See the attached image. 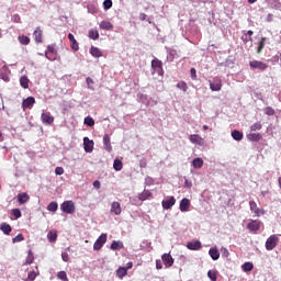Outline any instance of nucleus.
<instances>
[{
    "instance_id": "62",
    "label": "nucleus",
    "mask_w": 281,
    "mask_h": 281,
    "mask_svg": "<svg viewBox=\"0 0 281 281\" xmlns=\"http://www.w3.org/2000/svg\"><path fill=\"white\" fill-rule=\"evenodd\" d=\"M126 269V271H128V269H133V262H128L126 267H124Z\"/></svg>"
},
{
    "instance_id": "14",
    "label": "nucleus",
    "mask_w": 281,
    "mask_h": 281,
    "mask_svg": "<svg viewBox=\"0 0 281 281\" xmlns=\"http://www.w3.org/2000/svg\"><path fill=\"white\" fill-rule=\"evenodd\" d=\"M0 79L3 80V82H10V68L3 66L0 69Z\"/></svg>"
},
{
    "instance_id": "41",
    "label": "nucleus",
    "mask_w": 281,
    "mask_h": 281,
    "mask_svg": "<svg viewBox=\"0 0 281 281\" xmlns=\"http://www.w3.org/2000/svg\"><path fill=\"white\" fill-rule=\"evenodd\" d=\"M48 212H57L58 211V203L50 202L47 206Z\"/></svg>"
},
{
    "instance_id": "57",
    "label": "nucleus",
    "mask_w": 281,
    "mask_h": 281,
    "mask_svg": "<svg viewBox=\"0 0 281 281\" xmlns=\"http://www.w3.org/2000/svg\"><path fill=\"white\" fill-rule=\"evenodd\" d=\"M184 188H188L190 190V188H192V181L186 179L184 180Z\"/></svg>"
},
{
    "instance_id": "35",
    "label": "nucleus",
    "mask_w": 281,
    "mask_h": 281,
    "mask_svg": "<svg viewBox=\"0 0 281 281\" xmlns=\"http://www.w3.org/2000/svg\"><path fill=\"white\" fill-rule=\"evenodd\" d=\"M207 278H210V280H212V281L218 280V271H216V270H209Z\"/></svg>"
},
{
    "instance_id": "18",
    "label": "nucleus",
    "mask_w": 281,
    "mask_h": 281,
    "mask_svg": "<svg viewBox=\"0 0 281 281\" xmlns=\"http://www.w3.org/2000/svg\"><path fill=\"white\" fill-rule=\"evenodd\" d=\"M103 148L108 153H111V150H113V146H111V136H109V134H104L103 136Z\"/></svg>"
},
{
    "instance_id": "47",
    "label": "nucleus",
    "mask_w": 281,
    "mask_h": 281,
    "mask_svg": "<svg viewBox=\"0 0 281 281\" xmlns=\"http://www.w3.org/2000/svg\"><path fill=\"white\" fill-rule=\"evenodd\" d=\"M57 278H58L59 280H63V281H69V279L67 278V272H65V271L58 272V273H57Z\"/></svg>"
},
{
    "instance_id": "48",
    "label": "nucleus",
    "mask_w": 281,
    "mask_h": 281,
    "mask_svg": "<svg viewBox=\"0 0 281 281\" xmlns=\"http://www.w3.org/2000/svg\"><path fill=\"white\" fill-rule=\"evenodd\" d=\"M103 8L104 10H111V8H113V1L112 0L103 1Z\"/></svg>"
},
{
    "instance_id": "21",
    "label": "nucleus",
    "mask_w": 281,
    "mask_h": 281,
    "mask_svg": "<svg viewBox=\"0 0 281 281\" xmlns=\"http://www.w3.org/2000/svg\"><path fill=\"white\" fill-rule=\"evenodd\" d=\"M33 36L35 43H43V30H41V27L35 29Z\"/></svg>"
},
{
    "instance_id": "2",
    "label": "nucleus",
    "mask_w": 281,
    "mask_h": 281,
    "mask_svg": "<svg viewBox=\"0 0 281 281\" xmlns=\"http://www.w3.org/2000/svg\"><path fill=\"white\" fill-rule=\"evenodd\" d=\"M278 243H280V238L278 237V235H271L270 237H268L266 240L267 251H273V249L278 247Z\"/></svg>"
},
{
    "instance_id": "26",
    "label": "nucleus",
    "mask_w": 281,
    "mask_h": 281,
    "mask_svg": "<svg viewBox=\"0 0 281 281\" xmlns=\"http://www.w3.org/2000/svg\"><path fill=\"white\" fill-rule=\"evenodd\" d=\"M90 54L91 56H93V58H102V50H100V48L92 46L90 48Z\"/></svg>"
},
{
    "instance_id": "1",
    "label": "nucleus",
    "mask_w": 281,
    "mask_h": 281,
    "mask_svg": "<svg viewBox=\"0 0 281 281\" xmlns=\"http://www.w3.org/2000/svg\"><path fill=\"white\" fill-rule=\"evenodd\" d=\"M60 210L65 214H74V212H76V203H74V201H71V200L64 201L60 204Z\"/></svg>"
},
{
    "instance_id": "30",
    "label": "nucleus",
    "mask_w": 281,
    "mask_h": 281,
    "mask_svg": "<svg viewBox=\"0 0 281 281\" xmlns=\"http://www.w3.org/2000/svg\"><path fill=\"white\" fill-rule=\"evenodd\" d=\"M20 85L23 89H27L30 87V79L26 76H22L20 78Z\"/></svg>"
},
{
    "instance_id": "27",
    "label": "nucleus",
    "mask_w": 281,
    "mask_h": 281,
    "mask_svg": "<svg viewBox=\"0 0 281 281\" xmlns=\"http://www.w3.org/2000/svg\"><path fill=\"white\" fill-rule=\"evenodd\" d=\"M0 229L1 232H3V234H5V236H10V233L12 232V226H10V224L8 223H2L0 225Z\"/></svg>"
},
{
    "instance_id": "11",
    "label": "nucleus",
    "mask_w": 281,
    "mask_h": 281,
    "mask_svg": "<svg viewBox=\"0 0 281 281\" xmlns=\"http://www.w3.org/2000/svg\"><path fill=\"white\" fill-rule=\"evenodd\" d=\"M260 225H262V223H260V221L258 220H251L248 224H247V229H249V232H258L260 229Z\"/></svg>"
},
{
    "instance_id": "32",
    "label": "nucleus",
    "mask_w": 281,
    "mask_h": 281,
    "mask_svg": "<svg viewBox=\"0 0 281 281\" xmlns=\"http://www.w3.org/2000/svg\"><path fill=\"white\" fill-rule=\"evenodd\" d=\"M88 36L92 41H98L100 38V33L98 32V30H90Z\"/></svg>"
},
{
    "instance_id": "58",
    "label": "nucleus",
    "mask_w": 281,
    "mask_h": 281,
    "mask_svg": "<svg viewBox=\"0 0 281 281\" xmlns=\"http://www.w3.org/2000/svg\"><path fill=\"white\" fill-rule=\"evenodd\" d=\"M156 269H158V270L164 269V266L161 265V261L156 260Z\"/></svg>"
},
{
    "instance_id": "53",
    "label": "nucleus",
    "mask_w": 281,
    "mask_h": 281,
    "mask_svg": "<svg viewBox=\"0 0 281 281\" xmlns=\"http://www.w3.org/2000/svg\"><path fill=\"white\" fill-rule=\"evenodd\" d=\"M266 115H274L276 111L272 108H266L265 109Z\"/></svg>"
},
{
    "instance_id": "15",
    "label": "nucleus",
    "mask_w": 281,
    "mask_h": 281,
    "mask_svg": "<svg viewBox=\"0 0 281 281\" xmlns=\"http://www.w3.org/2000/svg\"><path fill=\"white\" fill-rule=\"evenodd\" d=\"M93 146H94L93 140L89 139V137L83 138V150L86 153H93Z\"/></svg>"
},
{
    "instance_id": "29",
    "label": "nucleus",
    "mask_w": 281,
    "mask_h": 281,
    "mask_svg": "<svg viewBox=\"0 0 281 281\" xmlns=\"http://www.w3.org/2000/svg\"><path fill=\"white\" fill-rule=\"evenodd\" d=\"M192 166H193V168L199 170V169L203 168V160L201 158H194L192 160Z\"/></svg>"
},
{
    "instance_id": "44",
    "label": "nucleus",
    "mask_w": 281,
    "mask_h": 281,
    "mask_svg": "<svg viewBox=\"0 0 281 281\" xmlns=\"http://www.w3.org/2000/svg\"><path fill=\"white\" fill-rule=\"evenodd\" d=\"M149 196H151L150 191H144L138 195V199L139 201H146V199H148Z\"/></svg>"
},
{
    "instance_id": "64",
    "label": "nucleus",
    "mask_w": 281,
    "mask_h": 281,
    "mask_svg": "<svg viewBox=\"0 0 281 281\" xmlns=\"http://www.w3.org/2000/svg\"><path fill=\"white\" fill-rule=\"evenodd\" d=\"M248 36H254V31H247Z\"/></svg>"
},
{
    "instance_id": "28",
    "label": "nucleus",
    "mask_w": 281,
    "mask_h": 281,
    "mask_svg": "<svg viewBox=\"0 0 281 281\" xmlns=\"http://www.w3.org/2000/svg\"><path fill=\"white\" fill-rule=\"evenodd\" d=\"M47 238H48L49 243H56V240L58 238V233H56V231H49L47 234Z\"/></svg>"
},
{
    "instance_id": "31",
    "label": "nucleus",
    "mask_w": 281,
    "mask_h": 281,
    "mask_svg": "<svg viewBox=\"0 0 281 281\" xmlns=\"http://www.w3.org/2000/svg\"><path fill=\"white\" fill-rule=\"evenodd\" d=\"M124 247V244L122 241H113L110 246V249H112V251H117V249H122Z\"/></svg>"
},
{
    "instance_id": "52",
    "label": "nucleus",
    "mask_w": 281,
    "mask_h": 281,
    "mask_svg": "<svg viewBox=\"0 0 281 281\" xmlns=\"http://www.w3.org/2000/svg\"><path fill=\"white\" fill-rule=\"evenodd\" d=\"M55 175H65V169L63 167H56L55 168Z\"/></svg>"
},
{
    "instance_id": "4",
    "label": "nucleus",
    "mask_w": 281,
    "mask_h": 281,
    "mask_svg": "<svg viewBox=\"0 0 281 281\" xmlns=\"http://www.w3.org/2000/svg\"><path fill=\"white\" fill-rule=\"evenodd\" d=\"M211 91H221L223 89V79L220 77L213 78V80H209Z\"/></svg>"
},
{
    "instance_id": "9",
    "label": "nucleus",
    "mask_w": 281,
    "mask_h": 281,
    "mask_svg": "<svg viewBox=\"0 0 281 281\" xmlns=\"http://www.w3.org/2000/svg\"><path fill=\"white\" fill-rule=\"evenodd\" d=\"M249 206H250V212H252L255 216H262V214H265V211L258 207V204L256 202L250 201Z\"/></svg>"
},
{
    "instance_id": "3",
    "label": "nucleus",
    "mask_w": 281,
    "mask_h": 281,
    "mask_svg": "<svg viewBox=\"0 0 281 281\" xmlns=\"http://www.w3.org/2000/svg\"><path fill=\"white\" fill-rule=\"evenodd\" d=\"M151 74H158V76H164V63L158 58L151 60Z\"/></svg>"
},
{
    "instance_id": "33",
    "label": "nucleus",
    "mask_w": 281,
    "mask_h": 281,
    "mask_svg": "<svg viewBox=\"0 0 281 281\" xmlns=\"http://www.w3.org/2000/svg\"><path fill=\"white\" fill-rule=\"evenodd\" d=\"M99 27L101 30H113V24H111V22L109 21H102L100 24H99Z\"/></svg>"
},
{
    "instance_id": "45",
    "label": "nucleus",
    "mask_w": 281,
    "mask_h": 281,
    "mask_svg": "<svg viewBox=\"0 0 281 281\" xmlns=\"http://www.w3.org/2000/svg\"><path fill=\"white\" fill-rule=\"evenodd\" d=\"M83 124H86L87 126H94L95 121L93 120V117L88 116V117L85 119Z\"/></svg>"
},
{
    "instance_id": "34",
    "label": "nucleus",
    "mask_w": 281,
    "mask_h": 281,
    "mask_svg": "<svg viewBox=\"0 0 281 281\" xmlns=\"http://www.w3.org/2000/svg\"><path fill=\"white\" fill-rule=\"evenodd\" d=\"M232 137L235 139V142H240L243 139V133L240 131H233L232 132Z\"/></svg>"
},
{
    "instance_id": "59",
    "label": "nucleus",
    "mask_w": 281,
    "mask_h": 281,
    "mask_svg": "<svg viewBox=\"0 0 281 281\" xmlns=\"http://www.w3.org/2000/svg\"><path fill=\"white\" fill-rule=\"evenodd\" d=\"M100 181H98V180H95L94 182H93V188H95V190H100Z\"/></svg>"
},
{
    "instance_id": "61",
    "label": "nucleus",
    "mask_w": 281,
    "mask_h": 281,
    "mask_svg": "<svg viewBox=\"0 0 281 281\" xmlns=\"http://www.w3.org/2000/svg\"><path fill=\"white\" fill-rule=\"evenodd\" d=\"M267 21H268L269 23H271V21H273V14L269 13V14L267 15Z\"/></svg>"
},
{
    "instance_id": "46",
    "label": "nucleus",
    "mask_w": 281,
    "mask_h": 281,
    "mask_svg": "<svg viewBox=\"0 0 281 281\" xmlns=\"http://www.w3.org/2000/svg\"><path fill=\"white\" fill-rule=\"evenodd\" d=\"M262 130V124L260 123H254L251 126H250V131L254 133L256 131H261Z\"/></svg>"
},
{
    "instance_id": "51",
    "label": "nucleus",
    "mask_w": 281,
    "mask_h": 281,
    "mask_svg": "<svg viewBox=\"0 0 281 281\" xmlns=\"http://www.w3.org/2000/svg\"><path fill=\"white\" fill-rule=\"evenodd\" d=\"M265 41H267L266 37H262L261 42L259 43V47H258V54H260V52H262V49H265Z\"/></svg>"
},
{
    "instance_id": "19",
    "label": "nucleus",
    "mask_w": 281,
    "mask_h": 281,
    "mask_svg": "<svg viewBox=\"0 0 281 281\" xmlns=\"http://www.w3.org/2000/svg\"><path fill=\"white\" fill-rule=\"evenodd\" d=\"M190 200L187 199V198H183L181 201H180V212H190Z\"/></svg>"
},
{
    "instance_id": "54",
    "label": "nucleus",
    "mask_w": 281,
    "mask_h": 281,
    "mask_svg": "<svg viewBox=\"0 0 281 281\" xmlns=\"http://www.w3.org/2000/svg\"><path fill=\"white\" fill-rule=\"evenodd\" d=\"M222 256L224 257V258H229V250H227V248H225V247H222Z\"/></svg>"
},
{
    "instance_id": "8",
    "label": "nucleus",
    "mask_w": 281,
    "mask_h": 281,
    "mask_svg": "<svg viewBox=\"0 0 281 281\" xmlns=\"http://www.w3.org/2000/svg\"><path fill=\"white\" fill-rule=\"evenodd\" d=\"M189 140L191 142V144H196L198 146H203L205 144V139L199 134H191L189 136Z\"/></svg>"
},
{
    "instance_id": "42",
    "label": "nucleus",
    "mask_w": 281,
    "mask_h": 281,
    "mask_svg": "<svg viewBox=\"0 0 281 281\" xmlns=\"http://www.w3.org/2000/svg\"><path fill=\"white\" fill-rule=\"evenodd\" d=\"M32 262H34V254H32V250H29L24 265H32Z\"/></svg>"
},
{
    "instance_id": "36",
    "label": "nucleus",
    "mask_w": 281,
    "mask_h": 281,
    "mask_svg": "<svg viewBox=\"0 0 281 281\" xmlns=\"http://www.w3.org/2000/svg\"><path fill=\"white\" fill-rule=\"evenodd\" d=\"M126 273H128V270H126L124 267H120L116 270V276L120 278V280H122Z\"/></svg>"
},
{
    "instance_id": "60",
    "label": "nucleus",
    "mask_w": 281,
    "mask_h": 281,
    "mask_svg": "<svg viewBox=\"0 0 281 281\" xmlns=\"http://www.w3.org/2000/svg\"><path fill=\"white\" fill-rule=\"evenodd\" d=\"M191 78L194 80L196 78V69L191 68Z\"/></svg>"
},
{
    "instance_id": "56",
    "label": "nucleus",
    "mask_w": 281,
    "mask_h": 281,
    "mask_svg": "<svg viewBox=\"0 0 281 281\" xmlns=\"http://www.w3.org/2000/svg\"><path fill=\"white\" fill-rule=\"evenodd\" d=\"M86 82H87V85H88V89H93V88H91V85H93V79H91V77H88V78L86 79Z\"/></svg>"
},
{
    "instance_id": "22",
    "label": "nucleus",
    "mask_w": 281,
    "mask_h": 281,
    "mask_svg": "<svg viewBox=\"0 0 281 281\" xmlns=\"http://www.w3.org/2000/svg\"><path fill=\"white\" fill-rule=\"evenodd\" d=\"M68 40L71 43L70 44L71 49H74V52H78L80 49V47L78 46V41H76V37L74 36V34L69 33Z\"/></svg>"
},
{
    "instance_id": "39",
    "label": "nucleus",
    "mask_w": 281,
    "mask_h": 281,
    "mask_svg": "<svg viewBox=\"0 0 281 281\" xmlns=\"http://www.w3.org/2000/svg\"><path fill=\"white\" fill-rule=\"evenodd\" d=\"M241 269H243V271H245V272L252 271V270H254V263H251V262H245V263L241 266Z\"/></svg>"
},
{
    "instance_id": "12",
    "label": "nucleus",
    "mask_w": 281,
    "mask_h": 281,
    "mask_svg": "<svg viewBox=\"0 0 281 281\" xmlns=\"http://www.w3.org/2000/svg\"><path fill=\"white\" fill-rule=\"evenodd\" d=\"M36 104V99L34 97H29L22 101V109L25 111V109H32Z\"/></svg>"
},
{
    "instance_id": "49",
    "label": "nucleus",
    "mask_w": 281,
    "mask_h": 281,
    "mask_svg": "<svg viewBox=\"0 0 281 281\" xmlns=\"http://www.w3.org/2000/svg\"><path fill=\"white\" fill-rule=\"evenodd\" d=\"M25 240V237H23V234H18L13 239L12 243H23Z\"/></svg>"
},
{
    "instance_id": "55",
    "label": "nucleus",
    "mask_w": 281,
    "mask_h": 281,
    "mask_svg": "<svg viewBox=\"0 0 281 281\" xmlns=\"http://www.w3.org/2000/svg\"><path fill=\"white\" fill-rule=\"evenodd\" d=\"M61 259L64 260V262H69V254L61 252Z\"/></svg>"
},
{
    "instance_id": "40",
    "label": "nucleus",
    "mask_w": 281,
    "mask_h": 281,
    "mask_svg": "<svg viewBox=\"0 0 281 281\" xmlns=\"http://www.w3.org/2000/svg\"><path fill=\"white\" fill-rule=\"evenodd\" d=\"M113 168L114 170H116V172H120V170H122L123 168L122 160L115 159L113 164Z\"/></svg>"
},
{
    "instance_id": "6",
    "label": "nucleus",
    "mask_w": 281,
    "mask_h": 281,
    "mask_svg": "<svg viewBox=\"0 0 281 281\" xmlns=\"http://www.w3.org/2000/svg\"><path fill=\"white\" fill-rule=\"evenodd\" d=\"M106 243V234H101L100 237L94 241L93 249L94 251H100L104 244Z\"/></svg>"
},
{
    "instance_id": "20",
    "label": "nucleus",
    "mask_w": 281,
    "mask_h": 281,
    "mask_svg": "<svg viewBox=\"0 0 281 281\" xmlns=\"http://www.w3.org/2000/svg\"><path fill=\"white\" fill-rule=\"evenodd\" d=\"M202 245L200 240H195V241H189L187 244V248L190 249L191 251H199V249H201Z\"/></svg>"
},
{
    "instance_id": "13",
    "label": "nucleus",
    "mask_w": 281,
    "mask_h": 281,
    "mask_svg": "<svg viewBox=\"0 0 281 281\" xmlns=\"http://www.w3.org/2000/svg\"><path fill=\"white\" fill-rule=\"evenodd\" d=\"M110 212L114 214V216H120V214H122V204H120V202H112Z\"/></svg>"
},
{
    "instance_id": "23",
    "label": "nucleus",
    "mask_w": 281,
    "mask_h": 281,
    "mask_svg": "<svg viewBox=\"0 0 281 281\" xmlns=\"http://www.w3.org/2000/svg\"><path fill=\"white\" fill-rule=\"evenodd\" d=\"M209 256H211L212 260H218L221 258V252H218L217 248H210Z\"/></svg>"
},
{
    "instance_id": "50",
    "label": "nucleus",
    "mask_w": 281,
    "mask_h": 281,
    "mask_svg": "<svg viewBox=\"0 0 281 281\" xmlns=\"http://www.w3.org/2000/svg\"><path fill=\"white\" fill-rule=\"evenodd\" d=\"M12 215L14 216V218H21V216H22L21 210H19V209H13V210H12Z\"/></svg>"
},
{
    "instance_id": "5",
    "label": "nucleus",
    "mask_w": 281,
    "mask_h": 281,
    "mask_svg": "<svg viewBox=\"0 0 281 281\" xmlns=\"http://www.w3.org/2000/svg\"><path fill=\"white\" fill-rule=\"evenodd\" d=\"M250 69H259V71H265L269 67L267 64L260 60L249 61Z\"/></svg>"
},
{
    "instance_id": "16",
    "label": "nucleus",
    "mask_w": 281,
    "mask_h": 281,
    "mask_svg": "<svg viewBox=\"0 0 281 281\" xmlns=\"http://www.w3.org/2000/svg\"><path fill=\"white\" fill-rule=\"evenodd\" d=\"M41 120L43 124H48V125L54 124V116H52V113L49 112H43L41 115Z\"/></svg>"
},
{
    "instance_id": "38",
    "label": "nucleus",
    "mask_w": 281,
    "mask_h": 281,
    "mask_svg": "<svg viewBox=\"0 0 281 281\" xmlns=\"http://www.w3.org/2000/svg\"><path fill=\"white\" fill-rule=\"evenodd\" d=\"M19 43H21V45H30V37L25 36V35H20L18 37Z\"/></svg>"
},
{
    "instance_id": "43",
    "label": "nucleus",
    "mask_w": 281,
    "mask_h": 281,
    "mask_svg": "<svg viewBox=\"0 0 281 281\" xmlns=\"http://www.w3.org/2000/svg\"><path fill=\"white\" fill-rule=\"evenodd\" d=\"M177 88L186 93V91H188V83H186L184 81H180L177 83Z\"/></svg>"
},
{
    "instance_id": "7",
    "label": "nucleus",
    "mask_w": 281,
    "mask_h": 281,
    "mask_svg": "<svg viewBox=\"0 0 281 281\" xmlns=\"http://www.w3.org/2000/svg\"><path fill=\"white\" fill-rule=\"evenodd\" d=\"M161 260H162L166 269H170V267H172V265H175V258H172V255H170V254H164L161 256Z\"/></svg>"
},
{
    "instance_id": "25",
    "label": "nucleus",
    "mask_w": 281,
    "mask_h": 281,
    "mask_svg": "<svg viewBox=\"0 0 281 281\" xmlns=\"http://www.w3.org/2000/svg\"><path fill=\"white\" fill-rule=\"evenodd\" d=\"M247 139L249 142H260V139H262V135L259 133H250L247 135Z\"/></svg>"
},
{
    "instance_id": "17",
    "label": "nucleus",
    "mask_w": 281,
    "mask_h": 281,
    "mask_svg": "<svg viewBox=\"0 0 281 281\" xmlns=\"http://www.w3.org/2000/svg\"><path fill=\"white\" fill-rule=\"evenodd\" d=\"M56 48H54L53 45H48L47 46V49L45 52V57L48 59V60H56Z\"/></svg>"
},
{
    "instance_id": "10",
    "label": "nucleus",
    "mask_w": 281,
    "mask_h": 281,
    "mask_svg": "<svg viewBox=\"0 0 281 281\" xmlns=\"http://www.w3.org/2000/svg\"><path fill=\"white\" fill-rule=\"evenodd\" d=\"M175 203H177L175 196H167L166 200L162 201V207L164 210H171Z\"/></svg>"
},
{
    "instance_id": "63",
    "label": "nucleus",
    "mask_w": 281,
    "mask_h": 281,
    "mask_svg": "<svg viewBox=\"0 0 281 281\" xmlns=\"http://www.w3.org/2000/svg\"><path fill=\"white\" fill-rule=\"evenodd\" d=\"M139 19H140V21H145L146 20V13H140Z\"/></svg>"
},
{
    "instance_id": "37",
    "label": "nucleus",
    "mask_w": 281,
    "mask_h": 281,
    "mask_svg": "<svg viewBox=\"0 0 281 281\" xmlns=\"http://www.w3.org/2000/svg\"><path fill=\"white\" fill-rule=\"evenodd\" d=\"M38 276H40V272H38V270L37 271H31V272H29V274H27V281H34V280H36V278H38Z\"/></svg>"
},
{
    "instance_id": "24",
    "label": "nucleus",
    "mask_w": 281,
    "mask_h": 281,
    "mask_svg": "<svg viewBox=\"0 0 281 281\" xmlns=\"http://www.w3.org/2000/svg\"><path fill=\"white\" fill-rule=\"evenodd\" d=\"M30 201V195L27 193H20L18 194V202L20 205L27 203Z\"/></svg>"
}]
</instances>
